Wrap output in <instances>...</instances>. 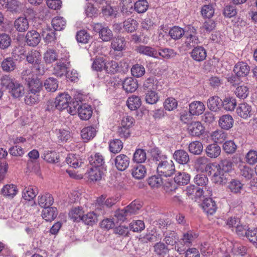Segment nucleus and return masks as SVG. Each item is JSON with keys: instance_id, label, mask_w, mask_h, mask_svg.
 Returning a JSON list of instances; mask_svg holds the SVG:
<instances>
[{"instance_id": "1", "label": "nucleus", "mask_w": 257, "mask_h": 257, "mask_svg": "<svg viewBox=\"0 0 257 257\" xmlns=\"http://www.w3.org/2000/svg\"><path fill=\"white\" fill-rule=\"evenodd\" d=\"M22 78L26 82L29 91L38 93L40 92L42 88V83L31 68L24 70L22 72Z\"/></svg>"}, {"instance_id": "2", "label": "nucleus", "mask_w": 257, "mask_h": 257, "mask_svg": "<svg viewBox=\"0 0 257 257\" xmlns=\"http://www.w3.org/2000/svg\"><path fill=\"white\" fill-rule=\"evenodd\" d=\"M157 172L159 175L164 177H170L175 172V167L172 160L165 159L157 166Z\"/></svg>"}, {"instance_id": "3", "label": "nucleus", "mask_w": 257, "mask_h": 257, "mask_svg": "<svg viewBox=\"0 0 257 257\" xmlns=\"http://www.w3.org/2000/svg\"><path fill=\"white\" fill-rule=\"evenodd\" d=\"M185 32L184 46L187 49H189L199 43L196 30L194 27L189 25L185 29Z\"/></svg>"}, {"instance_id": "4", "label": "nucleus", "mask_w": 257, "mask_h": 257, "mask_svg": "<svg viewBox=\"0 0 257 257\" xmlns=\"http://www.w3.org/2000/svg\"><path fill=\"white\" fill-rule=\"evenodd\" d=\"M93 30L99 33V37L102 41L107 42L111 39L113 36L112 31L107 26L101 23H95L93 25Z\"/></svg>"}, {"instance_id": "5", "label": "nucleus", "mask_w": 257, "mask_h": 257, "mask_svg": "<svg viewBox=\"0 0 257 257\" xmlns=\"http://www.w3.org/2000/svg\"><path fill=\"white\" fill-rule=\"evenodd\" d=\"M210 173L212 175V180L215 183L222 184L226 182L227 174L219 169L216 165H212Z\"/></svg>"}, {"instance_id": "6", "label": "nucleus", "mask_w": 257, "mask_h": 257, "mask_svg": "<svg viewBox=\"0 0 257 257\" xmlns=\"http://www.w3.org/2000/svg\"><path fill=\"white\" fill-rule=\"evenodd\" d=\"M71 97L66 93L60 94L55 99L54 104L56 109L59 110H65L71 101Z\"/></svg>"}, {"instance_id": "7", "label": "nucleus", "mask_w": 257, "mask_h": 257, "mask_svg": "<svg viewBox=\"0 0 257 257\" xmlns=\"http://www.w3.org/2000/svg\"><path fill=\"white\" fill-rule=\"evenodd\" d=\"M70 65V61L67 60L58 62L53 68V74L57 77H62L67 72Z\"/></svg>"}, {"instance_id": "8", "label": "nucleus", "mask_w": 257, "mask_h": 257, "mask_svg": "<svg viewBox=\"0 0 257 257\" xmlns=\"http://www.w3.org/2000/svg\"><path fill=\"white\" fill-rule=\"evenodd\" d=\"M90 165L94 168H100L106 170L104 157L99 153L91 155L89 158Z\"/></svg>"}, {"instance_id": "9", "label": "nucleus", "mask_w": 257, "mask_h": 257, "mask_svg": "<svg viewBox=\"0 0 257 257\" xmlns=\"http://www.w3.org/2000/svg\"><path fill=\"white\" fill-rule=\"evenodd\" d=\"M130 162V159L126 155L119 154L114 159V165L118 170L123 171L128 168Z\"/></svg>"}, {"instance_id": "10", "label": "nucleus", "mask_w": 257, "mask_h": 257, "mask_svg": "<svg viewBox=\"0 0 257 257\" xmlns=\"http://www.w3.org/2000/svg\"><path fill=\"white\" fill-rule=\"evenodd\" d=\"M250 70V67L246 63L238 62L234 67L233 72L238 77H244L247 75Z\"/></svg>"}, {"instance_id": "11", "label": "nucleus", "mask_w": 257, "mask_h": 257, "mask_svg": "<svg viewBox=\"0 0 257 257\" xmlns=\"http://www.w3.org/2000/svg\"><path fill=\"white\" fill-rule=\"evenodd\" d=\"M26 42L30 46H36L40 43L41 37L38 32L35 30L29 31L26 36Z\"/></svg>"}, {"instance_id": "12", "label": "nucleus", "mask_w": 257, "mask_h": 257, "mask_svg": "<svg viewBox=\"0 0 257 257\" xmlns=\"http://www.w3.org/2000/svg\"><path fill=\"white\" fill-rule=\"evenodd\" d=\"M136 50L137 53L146 55L149 57L158 58L157 50L152 47L145 45H140L138 46Z\"/></svg>"}, {"instance_id": "13", "label": "nucleus", "mask_w": 257, "mask_h": 257, "mask_svg": "<svg viewBox=\"0 0 257 257\" xmlns=\"http://www.w3.org/2000/svg\"><path fill=\"white\" fill-rule=\"evenodd\" d=\"M188 130L191 136L198 137L204 133V128L200 122L194 121L189 124Z\"/></svg>"}, {"instance_id": "14", "label": "nucleus", "mask_w": 257, "mask_h": 257, "mask_svg": "<svg viewBox=\"0 0 257 257\" xmlns=\"http://www.w3.org/2000/svg\"><path fill=\"white\" fill-rule=\"evenodd\" d=\"M78 113L80 119L85 120H88L92 116V108L88 104H83L78 107Z\"/></svg>"}, {"instance_id": "15", "label": "nucleus", "mask_w": 257, "mask_h": 257, "mask_svg": "<svg viewBox=\"0 0 257 257\" xmlns=\"http://www.w3.org/2000/svg\"><path fill=\"white\" fill-rule=\"evenodd\" d=\"M191 56L196 61H202L206 57V51L203 47L197 46L192 50Z\"/></svg>"}, {"instance_id": "16", "label": "nucleus", "mask_w": 257, "mask_h": 257, "mask_svg": "<svg viewBox=\"0 0 257 257\" xmlns=\"http://www.w3.org/2000/svg\"><path fill=\"white\" fill-rule=\"evenodd\" d=\"M174 159L180 164H186L189 161L188 153L183 150L176 151L173 154Z\"/></svg>"}, {"instance_id": "17", "label": "nucleus", "mask_w": 257, "mask_h": 257, "mask_svg": "<svg viewBox=\"0 0 257 257\" xmlns=\"http://www.w3.org/2000/svg\"><path fill=\"white\" fill-rule=\"evenodd\" d=\"M205 110V105L199 101H195L189 105V112L193 115H199Z\"/></svg>"}, {"instance_id": "18", "label": "nucleus", "mask_w": 257, "mask_h": 257, "mask_svg": "<svg viewBox=\"0 0 257 257\" xmlns=\"http://www.w3.org/2000/svg\"><path fill=\"white\" fill-rule=\"evenodd\" d=\"M213 165L208 163V159L205 157H199L195 162V168L201 171H208L209 169H211Z\"/></svg>"}, {"instance_id": "19", "label": "nucleus", "mask_w": 257, "mask_h": 257, "mask_svg": "<svg viewBox=\"0 0 257 257\" xmlns=\"http://www.w3.org/2000/svg\"><path fill=\"white\" fill-rule=\"evenodd\" d=\"M58 214L57 209L54 207H47L44 208L42 212V216L47 221L53 220Z\"/></svg>"}, {"instance_id": "20", "label": "nucleus", "mask_w": 257, "mask_h": 257, "mask_svg": "<svg viewBox=\"0 0 257 257\" xmlns=\"http://www.w3.org/2000/svg\"><path fill=\"white\" fill-rule=\"evenodd\" d=\"M122 87L126 92L132 93L137 90L138 84L136 79L132 77H128L123 81Z\"/></svg>"}, {"instance_id": "21", "label": "nucleus", "mask_w": 257, "mask_h": 257, "mask_svg": "<svg viewBox=\"0 0 257 257\" xmlns=\"http://www.w3.org/2000/svg\"><path fill=\"white\" fill-rule=\"evenodd\" d=\"M251 110V106L245 102L239 104L236 109L238 115L243 118L250 117Z\"/></svg>"}, {"instance_id": "22", "label": "nucleus", "mask_w": 257, "mask_h": 257, "mask_svg": "<svg viewBox=\"0 0 257 257\" xmlns=\"http://www.w3.org/2000/svg\"><path fill=\"white\" fill-rule=\"evenodd\" d=\"M194 181L198 186L204 187L205 190L207 192V195L211 196L212 195L210 188L206 186L208 183V179L205 175L202 174H197L195 177Z\"/></svg>"}, {"instance_id": "23", "label": "nucleus", "mask_w": 257, "mask_h": 257, "mask_svg": "<svg viewBox=\"0 0 257 257\" xmlns=\"http://www.w3.org/2000/svg\"><path fill=\"white\" fill-rule=\"evenodd\" d=\"M222 100L217 96H211L207 100L208 108L213 111H217L222 106Z\"/></svg>"}, {"instance_id": "24", "label": "nucleus", "mask_w": 257, "mask_h": 257, "mask_svg": "<svg viewBox=\"0 0 257 257\" xmlns=\"http://www.w3.org/2000/svg\"><path fill=\"white\" fill-rule=\"evenodd\" d=\"M202 207L207 214L211 215L215 212L217 208L215 202L211 198L204 200Z\"/></svg>"}, {"instance_id": "25", "label": "nucleus", "mask_w": 257, "mask_h": 257, "mask_svg": "<svg viewBox=\"0 0 257 257\" xmlns=\"http://www.w3.org/2000/svg\"><path fill=\"white\" fill-rule=\"evenodd\" d=\"M97 129L93 126H88L84 127L81 132V137L85 141L92 139L96 135Z\"/></svg>"}, {"instance_id": "26", "label": "nucleus", "mask_w": 257, "mask_h": 257, "mask_svg": "<svg viewBox=\"0 0 257 257\" xmlns=\"http://www.w3.org/2000/svg\"><path fill=\"white\" fill-rule=\"evenodd\" d=\"M131 172L134 178L140 180L145 177L147 173V169L144 165H136L132 168Z\"/></svg>"}, {"instance_id": "27", "label": "nucleus", "mask_w": 257, "mask_h": 257, "mask_svg": "<svg viewBox=\"0 0 257 257\" xmlns=\"http://www.w3.org/2000/svg\"><path fill=\"white\" fill-rule=\"evenodd\" d=\"M203 189L198 188L194 185H190L187 187L186 194L192 199L200 197L203 194Z\"/></svg>"}, {"instance_id": "28", "label": "nucleus", "mask_w": 257, "mask_h": 257, "mask_svg": "<svg viewBox=\"0 0 257 257\" xmlns=\"http://www.w3.org/2000/svg\"><path fill=\"white\" fill-rule=\"evenodd\" d=\"M9 92L14 97L19 98L24 95L25 88L22 84L16 81Z\"/></svg>"}, {"instance_id": "29", "label": "nucleus", "mask_w": 257, "mask_h": 257, "mask_svg": "<svg viewBox=\"0 0 257 257\" xmlns=\"http://www.w3.org/2000/svg\"><path fill=\"white\" fill-rule=\"evenodd\" d=\"M233 119L229 114H225L221 116L219 120V125L224 130H228L232 127Z\"/></svg>"}, {"instance_id": "30", "label": "nucleus", "mask_w": 257, "mask_h": 257, "mask_svg": "<svg viewBox=\"0 0 257 257\" xmlns=\"http://www.w3.org/2000/svg\"><path fill=\"white\" fill-rule=\"evenodd\" d=\"M152 161L154 162L156 166L160 164L165 159H167V156L162 153L161 151L158 148L153 149L151 151Z\"/></svg>"}, {"instance_id": "31", "label": "nucleus", "mask_w": 257, "mask_h": 257, "mask_svg": "<svg viewBox=\"0 0 257 257\" xmlns=\"http://www.w3.org/2000/svg\"><path fill=\"white\" fill-rule=\"evenodd\" d=\"M157 52L158 56H160L166 60L172 59L177 55V52L174 49L168 48H161Z\"/></svg>"}, {"instance_id": "32", "label": "nucleus", "mask_w": 257, "mask_h": 257, "mask_svg": "<svg viewBox=\"0 0 257 257\" xmlns=\"http://www.w3.org/2000/svg\"><path fill=\"white\" fill-rule=\"evenodd\" d=\"M197 237V234L192 231H188L183 234V237L179 241L180 244L189 246Z\"/></svg>"}, {"instance_id": "33", "label": "nucleus", "mask_w": 257, "mask_h": 257, "mask_svg": "<svg viewBox=\"0 0 257 257\" xmlns=\"http://www.w3.org/2000/svg\"><path fill=\"white\" fill-rule=\"evenodd\" d=\"M142 104L140 97L133 95L127 98L126 105L128 108L132 110H135L139 108Z\"/></svg>"}, {"instance_id": "34", "label": "nucleus", "mask_w": 257, "mask_h": 257, "mask_svg": "<svg viewBox=\"0 0 257 257\" xmlns=\"http://www.w3.org/2000/svg\"><path fill=\"white\" fill-rule=\"evenodd\" d=\"M206 153L208 157L216 158L220 154V147L217 144L209 145L206 148Z\"/></svg>"}, {"instance_id": "35", "label": "nucleus", "mask_w": 257, "mask_h": 257, "mask_svg": "<svg viewBox=\"0 0 257 257\" xmlns=\"http://www.w3.org/2000/svg\"><path fill=\"white\" fill-rule=\"evenodd\" d=\"M131 0H122L120 3L121 12L124 16H128L132 14L134 8Z\"/></svg>"}, {"instance_id": "36", "label": "nucleus", "mask_w": 257, "mask_h": 257, "mask_svg": "<svg viewBox=\"0 0 257 257\" xmlns=\"http://www.w3.org/2000/svg\"><path fill=\"white\" fill-rule=\"evenodd\" d=\"M41 34L46 43H51L56 40L55 31L50 27L43 28Z\"/></svg>"}, {"instance_id": "37", "label": "nucleus", "mask_w": 257, "mask_h": 257, "mask_svg": "<svg viewBox=\"0 0 257 257\" xmlns=\"http://www.w3.org/2000/svg\"><path fill=\"white\" fill-rule=\"evenodd\" d=\"M84 211L81 207L72 208L69 212V217L74 221L79 222L82 220Z\"/></svg>"}, {"instance_id": "38", "label": "nucleus", "mask_w": 257, "mask_h": 257, "mask_svg": "<svg viewBox=\"0 0 257 257\" xmlns=\"http://www.w3.org/2000/svg\"><path fill=\"white\" fill-rule=\"evenodd\" d=\"M142 207V203L140 200H135L130 205L125 207L127 213L130 216L138 213V211Z\"/></svg>"}, {"instance_id": "39", "label": "nucleus", "mask_w": 257, "mask_h": 257, "mask_svg": "<svg viewBox=\"0 0 257 257\" xmlns=\"http://www.w3.org/2000/svg\"><path fill=\"white\" fill-rule=\"evenodd\" d=\"M29 22L25 17H19L15 22V27L19 32H23L29 28Z\"/></svg>"}, {"instance_id": "40", "label": "nucleus", "mask_w": 257, "mask_h": 257, "mask_svg": "<svg viewBox=\"0 0 257 257\" xmlns=\"http://www.w3.org/2000/svg\"><path fill=\"white\" fill-rule=\"evenodd\" d=\"M174 180L175 182L179 185H186L190 180V176L186 172H178Z\"/></svg>"}, {"instance_id": "41", "label": "nucleus", "mask_w": 257, "mask_h": 257, "mask_svg": "<svg viewBox=\"0 0 257 257\" xmlns=\"http://www.w3.org/2000/svg\"><path fill=\"white\" fill-rule=\"evenodd\" d=\"M53 202V197L50 194H46L38 197V204L42 207L46 208L50 206Z\"/></svg>"}, {"instance_id": "42", "label": "nucleus", "mask_w": 257, "mask_h": 257, "mask_svg": "<svg viewBox=\"0 0 257 257\" xmlns=\"http://www.w3.org/2000/svg\"><path fill=\"white\" fill-rule=\"evenodd\" d=\"M67 163L71 167L77 168L80 167L82 163L78 155L69 154L66 159Z\"/></svg>"}, {"instance_id": "43", "label": "nucleus", "mask_w": 257, "mask_h": 257, "mask_svg": "<svg viewBox=\"0 0 257 257\" xmlns=\"http://www.w3.org/2000/svg\"><path fill=\"white\" fill-rule=\"evenodd\" d=\"M2 69L6 72H11L16 67V62L13 58L8 57L4 59L1 63Z\"/></svg>"}, {"instance_id": "44", "label": "nucleus", "mask_w": 257, "mask_h": 257, "mask_svg": "<svg viewBox=\"0 0 257 257\" xmlns=\"http://www.w3.org/2000/svg\"><path fill=\"white\" fill-rule=\"evenodd\" d=\"M38 194L37 188L29 186L26 187L23 191V197L25 200L30 201L33 199Z\"/></svg>"}, {"instance_id": "45", "label": "nucleus", "mask_w": 257, "mask_h": 257, "mask_svg": "<svg viewBox=\"0 0 257 257\" xmlns=\"http://www.w3.org/2000/svg\"><path fill=\"white\" fill-rule=\"evenodd\" d=\"M147 160V153L145 150L142 149H137L133 155V160L137 163H143Z\"/></svg>"}, {"instance_id": "46", "label": "nucleus", "mask_w": 257, "mask_h": 257, "mask_svg": "<svg viewBox=\"0 0 257 257\" xmlns=\"http://www.w3.org/2000/svg\"><path fill=\"white\" fill-rule=\"evenodd\" d=\"M123 148V143L119 139L111 140L109 143V149L111 153L117 154L119 153Z\"/></svg>"}, {"instance_id": "47", "label": "nucleus", "mask_w": 257, "mask_h": 257, "mask_svg": "<svg viewBox=\"0 0 257 257\" xmlns=\"http://www.w3.org/2000/svg\"><path fill=\"white\" fill-rule=\"evenodd\" d=\"M126 213L127 212L125 208L116 210L114 212L113 220L117 223H121L130 217Z\"/></svg>"}, {"instance_id": "48", "label": "nucleus", "mask_w": 257, "mask_h": 257, "mask_svg": "<svg viewBox=\"0 0 257 257\" xmlns=\"http://www.w3.org/2000/svg\"><path fill=\"white\" fill-rule=\"evenodd\" d=\"M222 106L227 111H232L236 105V101L233 97H225L222 101Z\"/></svg>"}, {"instance_id": "49", "label": "nucleus", "mask_w": 257, "mask_h": 257, "mask_svg": "<svg viewBox=\"0 0 257 257\" xmlns=\"http://www.w3.org/2000/svg\"><path fill=\"white\" fill-rule=\"evenodd\" d=\"M227 134L221 130H216L211 133L212 140L216 143H222L226 139Z\"/></svg>"}, {"instance_id": "50", "label": "nucleus", "mask_w": 257, "mask_h": 257, "mask_svg": "<svg viewBox=\"0 0 257 257\" xmlns=\"http://www.w3.org/2000/svg\"><path fill=\"white\" fill-rule=\"evenodd\" d=\"M27 60L29 63L36 64L41 61V55L39 51L33 50L29 52L27 56Z\"/></svg>"}, {"instance_id": "51", "label": "nucleus", "mask_w": 257, "mask_h": 257, "mask_svg": "<svg viewBox=\"0 0 257 257\" xmlns=\"http://www.w3.org/2000/svg\"><path fill=\"white\" fill-rule=\"evenodd\" d=\"M104 169L92 168L88 172V176L90 180L92 181H98L100 180L103 174V171Z\"/></svg>"}, {"instance_id": "52", "label": "nucleus", "mask_w": 257, "mask_h": 257, "mask_svg": "<svg viewBox=\"0 0 257 257\" xmlns=\"http://www.w3.org/2000/svg\"><path fill=\"white\" fill-rule=\"evenodd\" d=\"M134 10L138 14L145 13L148 9L149 3L147 0H138L135 4Z\"/></svg>"}, {"instance_id": "53", "label": "nucleus", "mask_w": 257, "mask_h": 257, "mask_svg": "<svg viewBox=\"0 0 257 257\" xmlns=\"http://www.w3.org/2000/svg\"><path fill=\"white\" fill-rule=\"evenodd\" d=\"M44 85L47 91L54 92L58 88V83L56 78L50 77L45 80Z\"/></svg>"}, {"instance_id": "54", "label": "nucleus", "mask_w": 257, "mask_h": 257, "mask_svg": "<svg viewBox=\"0 0 257 257\" xmlns=\"http://www.w3.org/2000/svg\"><path fill=\"white\" fill-rule=\"evenodd\" d=\"M146 103L150 104H156L159 99V96L155 90H148L145 97Z\"/></svg>"}, {"instance_id": "55", "label": "nucleus", "mask_w": 257, "mask_h": 257, "mask_svg": "<svg viewBox=\"0 0 257 257\" xmlns=\"http://www.w3.org/2000/svg\"><path fill=\"white\" fill-rule=\"evenodd\" d=\"M138 26L137 21L132 18L127 19L123 22V28L127 32L132 33L134 32Z\"/></svg>"}, {"instance_id": "56", "label": "nucleus", "mask_w": 257, "mask_h": 257, "mask_svg": "<svg viewBox=\"0 0 257 257\" xmlns=\"http://www.w3.org/2000/svg\"><path fill=\"white\" fill-rule=\"evenodd\" d=\"M58 59V54L55 50L49 49L47 50L44 55V59L47 64H50Z\"/></svg>"}, {"instance_id": "57", "label": "nucleus", "mask_w": 257, "mask_h": 257, "mask_svg": "<svg viewBox=\"0 0 257 257\" xmlns=\"http://www.w3.org/2000/svg\"><path fill=\"white\" fill-rule=\"evenodd\" d=\"M125 39L123 37H118L114 38L111 42V47L116 51H121L125 46Z\"/></svg>"}, {"instance_id": "58", "label": "nucleus", "mask_w": 257, "mask_h": 257, "mask_svg": "<svg viewBox=\"0 0 257 257\" xmlns=\"http://www.w3.org/2000/svg\"><path fill=\"white\" fill-rule=\"evenodd\" d=\"M185 30L179 27H174L169 31L170 37L174 40L179 39L183 35L185 36Z\"/></svg>"}, {"instance_id": "59", "label": "nucleus", "mask_w": 257, "mask_h": 257, "mask_svg": "<svg viewBox=\"0 0 257 257\" xmlns=\"http://www.w3.org/2000/svg\"><path fill=\"white\" fill-rule=\"evenodd\" d=\"M106 62L103 57H98L96 58L92 65V68L96 71H101L103 69L105 70Z\"/></svg>"}, {"instance_id": "60", "label": "nucleus", "mask_w": 257, "mask_h": 257, "mask_svg": "<svg viewBox=\"0 0 257 257\" xmlns=\"http://www.w3.org/2000/svg\"><path fill=\"white\" fill-rule=\"evenodd\" d=\"M66 21L62 17H57L53 19L52 25L55 31H61L65 27Z\"/></svg>"}, {"instance_id": "61", "label": "nucleus", "mask_w": 257, "mask_h": 257, "mask_svg": "<svg viewBox=\"0 0 257 257\" xmlns=\"http://www.w3.org/2000/svg\"><path fill=\"white\" fill-rule=\"evenodd\" d=\"M12 42V39L10 36L6 33L0 34V49H6L8 48Z\"/></svg>"}, {"instance_id": "62", "label": "nucleus", "mask_w": 257, "mask_h": 257, "mask_svg": "<svg viewBox=\"0 0 257 257\" xmlns=\"http://www.w3.org/2000/svg\"><path fill=\"white\" fill-rule=\"evenodd\" d=\"M203 150V145L199 141H194L191 143L189 145V151L194 155H199Z\"/></svg>"}, {"instance_id": "63", "label": "nucleus", "mask_w": 257, "mask_h": 257, "mask_svg": "<svg viewBox=\"0 0 257 257\" xmlns=\"http://www.w3.org/2000/svg\"><path fill=\"white\" fill-rule=\"evenodd\" d=\"M91 38L90 34L85 30H80L77 32L76 35V39L78 42L87 44Z\"/></svg>"}, {"instance_id": "64", "label": "nucleus", "mask_w": 257, "mask_h": 257, "mask_svg": "<svg viewBox=\"0 0 257 257\" xmlns=\"http://www.w3.org/2000/svg\"><path fill=\"white\" fill-rule=\"evenodd\" d=\"M97 214L94 212H89L83 215L82 221L87 225H92L97 221Z\"/></svg>"}]
</instances>
